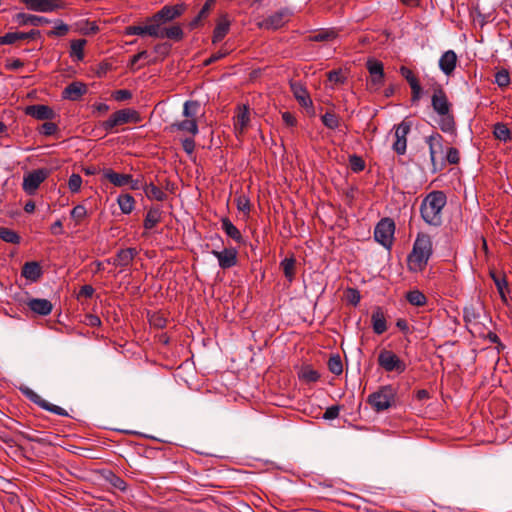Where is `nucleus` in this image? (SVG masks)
<instances>
[{"instance_id":"obj_61","label":"nucleus","mask_w":512,"mask_h":512,"mask_svg":"<svg viewBox=\"0 0 512 512\" xmlns=\"http://www.w3.org/2000/svg\"><path fill=\"white\" fill-rule=\"evenodd\" d=\"M407 148V139L403 138H395V141L393 143V150L398 155H404Z\"/></svg>"},{"instance_id":"obj_64","label":"nucleus","mask_w":512,"mask_h":512,"mask_svg":"<svg viewBox=\"0 0 512 512\" xmlns=\"http://www.w3.org/2000/svg\"><path fill=\"white\" fill-rule=\"evenodd\" d=\"M182 147H183V150L191 155L193 154L194 150H195V141L193 139V137H188V138H185L182 140Z\"/></svg>"},{"instance_id":"obj_60","label":"nucleus","mask_w":512,"mask_h":512,"mask_svg":"<svg viewBox=\"0 0 512 512\" xmlns=\"http://www.w3.org/2000/svg\"><path fill=\"white\" fill-rule=\"evenodd\" d=\"M459 161H460L459 150L457 148L450 147L447 150L446 162L449 163V164H452V165H456V164L459 163Z\"/></svg>"},{"instance_id":"obj_31","label":"nucleus","mask_w":512,"mask_h":512,"mask_svg":"<svg viewBox=\"0 0 512 512\" xmlns=\"http://www.w3.org/2000/svg\"><path fill=\"white\" fill-rule=\"evenodd\" d=\"M229 29H230V21L224 15L218 20V22L214 28L213 36H212V43L216 44V43L222 41V39L228 34Z\"/></svg>"},{"instance_id":"obj_16","label":"nucleus","mask_w":512,"mask_h":512,"mask_svg":"<svg viewBox=\"0 0 512 512\" xmlns=\"http://www.w3.org/2000/svg\"><path fill=\"white\" fill-rule=\"evenodd\" d=\"M24 112L37 120H53L56 116L52 108L43 104L29 105Z\"/></svg>"},{"instance_id":"obj_63","label":"nucleus","mask_w":512,"mask_h":512,"mask_svg":"<svg viewBox=\"0 0 512 512\" xmlns=\"http://www.w3.org/2000/svg\"><path fill=\"white\" fill-rule=\"evenodd\" d=\"M340 412V406L339 405H333L326 409V411L323 414V418L326 420H333L339 416Z\"/></svg>"},{"instance_id":"obj_6","label":"nucleus","mask_w":512,"mask_h":512,"mask_svg":"<svg viewBox=\"0 0 512 512\" xmlns=\"http://www.w3.org/2000/svg\"><path fill=\"white\" fill-rule=\"evenodd\" d=\"M395 233V223L391 218H382L374 229V239L385 248H391Z\"/></svg>"},{"instance_id":"obj_44","label":"nucleus","mask_w":512,"mask_h":512,"mask_svg":"<svg viewBox=\"0 0 512 512\" xmlns=\"http://www.w3.org/2000/svg\"><path fill=\"white\" fill-rule=\"evenodd\" d=\"M86 45L85 39H77L71 41L70 56L76 58L77 61H82L84 58V46Z\"/></svg>"},{"instance_id":"obj_1","label":"nucleus","mask_w":512,"mask_h":512,"mask_svg":"<svg viewBox=\"0 0 512 512\" xmlns=\"http://www.w3.org/2000/svg\"><path fill=\"white\" fill-rule=\"evenodd\" d=\"M433 254V243L429 234L419 232L413 243L412 251L407 256V267L410 272H422Z\"/></svg>"},{"instance_id":"obj_47","label":"nucleus","mask_w":512,"mask_h":512,"mask_svg":"<svg viewBox=\"0 0 512 512\" xmlns=\"http://www.w3.org/2000/svg\"><path fill=\"white\" fill-rule=\"evenodd\" d=\"M0 239L11 244H19L20 236L12 229L0 227Z\"/></svg>"},{"instance_id":"obj_41","label":"nucleus","mask_w":512,"mask_h":512,"mask_svg":"<svg viewBox=\"0 0 512 512\" xmlns=\"http://www.w3.org/2000/svg\"><path fill=\"white\" fill-rule=\"evenodd\" d=\"M144 192L147 198L150 200L164 201L167 198L166 193L153 183L145 185Z\"/></svg>"},{"instance_id":"obj_33","label":"nucleus","mask_w":512,"mask_h":512,"mask_svg":"<svg viewBox=\"0 0 512 512\" xmlns=\"http://www.w3.org/2000/svg\"><path fill=\"white\" fill-rule=\"evenodd\" d=\"M249 109L247 106H243L239 108L237 115L234 117V128L235 130L242 134L246 129L249 123Z\"/></svg>"},{"instance_id":"obj_38","label":"nucleus","mask_w":512,"mask_h":512,"mask_svg":"<svg viewBox=\"0 0 512 512\" xmlns=\"http://www.w3.org/2000/svg\"><path fill=\"white\" fill-rule=\"evenodd\" d=\"M285 16L284 12H276L263 21V26L273 30L279 29L285 24Z\"/></svg>"},{"instance_id":"obj_34","label":"nucleus","mask_w":512,"mask_h":512,"mask_svg":"<svg viewBox=\"0 0 512 512\" xmlns=\"http://www.w3.org/2000/svg\"><path fill=\"white\" fill-rule=\"evenodd\" d=\"M439 117L438 125L441 131L448 134H455L456 124L452 111H449L446 114H440Z\"/></svg>"},{"instance_id":"obj_42","label":"nucleus","mask_w":512,"mask_h":512,"mask_svg":"<svg viewBox=\"0 0 512 512\" xmlns=\"http://www.w3.org/2000/svg\"><path fill=\"white\" fill-rule=\"evenodd\" d=\"M120 210L124 214H130L135 206L134 197L130 194H121L117 199Z\"/></svg>"},{"instance_id":"obj_37","label":"nucleus","mask_w":512,"mask_h":512,"mask_svg":"<svg viewBox=\"0 0 512 512\" xmlns=\"http://www.w3.org/2000/svg\"><path fill=\"white\" fill-rule=\"evenodd\" d=\"M493 135L497 140L504 143L512 140L511 130L508 128L507 124L502 122L493 125Z\"/></svg>"},{"instance_id":"obj_45","label":"nucleus","mask_w":512,"mask_h":512,"mask_svg":"<svg viewBox=\"0 0 512 512\" xmlns=\"http://www.w3.org/2000/svg\"><path fill=\"white\" fill-rule=\"evenodd\" d=\"M407 301L414 306H423L427 302L426 296L419 290L409 291L406 295Z\"/></svg>"},{"instance_id":"obj_52","label":"nucleus","mask_w":512,"mask_h":512,"mask_svg":"<svg viewBox=\"0 0 512 512\" xmlns=\"http://www.w3.org/2000/svg\"><path fill=\"white\" fill-rule=\"evenodd\" d=\"M349 166L353 172L359 173L365 169V161L358 155H350Z\"/></svg>"},{"instance_id":"obj_13","label":"nucleus","mask_w":512,"mask_h":512,"mask_svg":"<svg viewBox=\"0 0 512 512\" xmlns=\"http://www.w3.org/2000/svg\"><path fill=\"white\" fill-rule=\"evenodd\" d=\"M21 3L25 4L26 8L42 13H49L56 11L58 9H62L64 7V3L61 0H19Z\"/></svg>"},{"instance_id":"obj_28","label":"nucleus","mask_w":512,"mask_h":512,"mask_svg":"<svg viewBox=\"0 0 512 512\" xmlns=\"http://www.w3.org/2000/svg\"><path fill=\"white\" fill-rule=\"evenodd\" d=\"M21 274L27 280L36 282L42 276V269L40 264L36 261L26 262L22 267Z\"/></svg>"},{"instance_id":"obj_18","label":"nucleus","mask_w":512,"mask_h":512,"mask_svg":"<svg viewBox=\"0 0 512 512\" xmlns=\"http://www.w3.org/2000/svg\"><path fill=\"white\" fill-rule=\"evenodd\" d=\"M156 33L155 38H167L173 40L175 42H179L184 38V32L180 25H172L170 27L159 26V24H155Z\"/></svg>"},{"instance_id":"obj_54","label":"nucleus","mask_w":512,"mask_h":512,"mask_svg":"<svg viewBox=\"0 0 512 512\" xmlns=\"http://www.w3.org/2000/svg\"><path fill=\"white\" fill-rule=\"evenodd\" d=\"M71 218L75 220L77 224H79L86 216H87V209L84 205H76L71 210Z\"/></svg>"},{"instance_id":"obj_48","label":"nucleus","mask_w":512,"mask_h":512,"mask_svg":"<svg viewBox=\"0 0 512 512\" xmlns=\"http://www.w3.org/2000/svg\"><path fill=\"white\" fill-rule=\"evenodd\" d=\"M214 0H207L201 10L199 11L198 15L191 21L190 26L191 28H195L199 25L202 19L206 18L211 5L213 4Z\"/></svg>"},{"instance_id":"obj_40","label":"nucleus","mask_w":512,"mask_h":512,"mask_svg":"<svg viewBox=\"0 0 512 512\" xmlns=\"http://www.w3.org/2000/svg\"><path fill=\"white\" fill-rule=\"evenodd\" d=\"M491 278L494 281L495 286L497 287V290L500 294L501 299L506 302V295L505 292L508 291V283L506 280V276L504 274L496 273V272H490Z\"/></svg>"},{"instance_id":"obj_59","label":"nucleus","mask_w":512,"mask_h":512,"mask_svg":"<svg viewBox=\"0 0 512 512\" xmlns=\"http://www.w3.org/2000/svg\"><path fill=\"white\" fill-rule=\"evenodd\" d=\"M149 323L156 328H164L167 320L159 313H153L149 317Z\"/></svg>"},{"instance_id":"obj_8","label":"nucleus","mask_w":512,"mask_h":512,"mask_svg":"<svg viewBox=\"0 0 512 512\" xmlns=\"http://www.w3.org/2000/svg\"><path fill=\"white\" fill-rule=\"evenodd\" d=\"M185 9L186 6L183 3L176 5H165L152 17L148 18V22H153V24H159V26H163L164 24L180 17L184 13Z\"/></svg>"},{"instance_id":"obj_23","label":"nucleus","mask_w":512,"mask_h":512,"mask_svg":"<svg viewBox=\"0 0 512 512\" xmlns=\"http://www.w3.org/2000/svg\"><path fill=\"white\" fill-rule=\"evenodd\" d=\"M13 19L20 26H25V25L40 26L42 24L49 23V20L45 17L27 14L24 12L17 13Z\"/></svg>"},{"instance_id":"obj_51","label":"nucleus","mask_w":512,"mask_h":512,"mask_svg":"<svg viewBox=\"0 0 512 512\" xmlns=\"http://www.w3.org/2000/svg\"><path fill=\"white\" fill-rule=\"evenodd\" d=\"M328 80L335 85L344 84L347 77L343 73L342 69L331 70L327 73Z\"/></svg>"},{"instance_id":"obj_46","label":"nucleus","mask_w":512,"mask_h":512,"mask_svg":"<svg viewBox=\"0 0 512 512\" xmlns=\"http://www.w3.org/2000/svg\"><path fill=\"white\" fill-rule=\"evenodd\" d=\"M322 123L325 127L331 130H335L340 125V118L334 113L327 111L321 116Z\"/></svg>"},{"instance_id":"obj_9","label":"nucleus","mask_w":512,"mask_h":512,"mask_svg":"<svg viewBox=\"0 0 512 512\" xmlns=\"http://www.w3.org/2000/svg\"><path fill=\"white\" fill-rule=\"evenodd\" d=\"M366 68L370 74V80L367 87L371 91H378L384 84L385 73L384 65L381 61L369 58L366 62Z\"/></svg>"},{"instance_id":"obj_29","label":"nucleus","mask_w":512,"mask_h":512,"mask_svg":"<svg viewBox=\"0 0 512 512\" xmlns=\"http://www.w3.org/2000/svg\"><path fill=\"white\" fill-rule=\"evenodd\" d=\"M221 228L225 234L234 240L238 244L244 243V238L240 230L230 221L229 218L225 217L221 219Z\"/></svg>"},{"instance_id":"obj_7","label":"nucleus","mask_w":512,"mask_h":512,"mask_svg":"<svg viewBox=\"0 0 512 512\" xmlns=\"http://www.w3.org/2000/svg\"><path fill=\"white\" fill-rule=\"evenodd\" d=\"M378 365L385 372L401 374L406 370V364L393 351L382 349L377 358Z\"/></svg>"},{"instance_id":"obj_32","label":"nucleus","mask_w":512,"mask_h":512,"mask_svg":"<svg viewBox=\"0 0 512 512\" xmlns=\"http://www.w3.org/2000/svg\"><path fill=\"white\" fill-rule=\"evenodd\" d=\"M162 211L159 206L151 207L145 216L143 226L146 230L153 229L158 223L161 222Z\"/></svg>"},{"instance_id":"obj_49","label":"nucleus","mask_w":512,"mask_h":512,"mask_svg":"<svg viewBox=\"0 0 512 512\" xmlns=\"http://www.w3.org/2000/svg\"><path fill=\"white\" fill-rule=\"evenodd\" d=\"M328 369L335 375H340L343 372L342 360L339 355H333L329 358Z\"/></svg>"},{"instance_id":"obj_30","label":"nucleus","mask_w":512,"mask_h":512,"mask_svg":"<svg viewBox=\"0 0 512 512\" xmlns=\"http://www.w3.org/2000/svg\"><path fill=\"white\" fill-rule=\"evenodd\" d=\"M5 454H7L14 461L20 463L22 466H28L32 463V456L34 455V450H2Z\"/></svg>"},{"instance_id":"obj_5","label":"nucleus","mask_w":512,"mask_h":512,"mask_svg":"<svg viewBox=\"0 0 512 512\" xmlns=\"http://www.w3.org/2000/svg\"><path fill=\"white\" fill-rule=\"evenodd\" d=\"M140 121V114L136 110L124 108L114 112L107 120L100 124V127L109 133L113 132L116 127L129 123H139Z\"/></svg>"},{"instance_id":"obj_58","label":"nucleus","mask_w":512,"mask_h":512,"mask_svg":"<svg viewBox=\"0 0 512 512\" xmlns=\"http://www.w3.org/2000/svg\"><path fill=\"white\" fill-rule=\"evenodd\" d=\"M69 31V26L62 21H60L53 30L48 32L49 36H57L62 37L65 36Z\"/></svg>"},{"instance_id":"obj_21","label":"nucleus","mask_w":512,"mask_h":512,"mask_svg":"<svg viewBox=\"0 0 512 512\" xmlns=\"http://www.w3.org/2000/svg\"><path fill=\"white\" fill-rule=\"evenodd\" d=\"M87 92V86L82 82H72L62 92L65 99L71 101L79 100Z\"/></svg>"},{"instance_id":"obj_19","label":"nucleus","mask_w":512,"mask_h":512,"mask_svg":"<svg viewBox=\"0 0 512 512\" xmlns=\"http://www.w3.org/2000/svg\"><path fill=\"white\" fill-rule=\"evenodd\" d=\"M290 88L293 93V96L302 107L312 108L313 102L311 100V97L306 87L301 82H291Z\"/></svg>"},{"instance_id":"obj_55","label":"nucleus","mask_w":512,"mask_h":512,"mask_svg":"<svg viewBox=\"0 0 512 512\" xmlns=\"http://www.w3.org/2000/svg\"><path fill=\"white\" fill-rule=\"evenodd\" d=\"M235 201H236L237 209L239 211H241L245 214H249L251 205H250V200L247 196L239 195L236 197Z\"/></svg>"},{"instance_id":"obj_56","label":"nucleus","mask_w":512,"mask_h":512,"mask_svg":"<svg viewBox=\"0 0 512 512\" xmlns=\"http://www.w3.org/2000/svg\"><path fill=\"white\" fill-rule=\"evenodd\" d=\"M410 129V123L402 121L395 127V138L407 139V135L409 134Z\"/></svg>"},{"instance_id":"obj_20","label":"nucleus","mask_w":512,"mask_h":512,"mask_svg":"<svg viewBox=\"0 0 512 512\" xmlns=\"http://www.w3.org/2000/svg\"><path fill=\"white\" fill-rule=\"evenodd\" d=\"M138 255V251L135 248L120 249L114 257L113 265L121 267L124 270L126 267L132 264L134 258Z\"/></svg>"},{"instance_id":"obj_43","label":"nucleus","mask_w":512,"mask_h":512,"mask_svg":"<svg viewBox=\"0 0 512 512\" xmlns=\"http://www.w3.org/2000/svg\"><path fill=\"white\" fill-rule=\"evenodd\" d=\"M280 266L283 270L284 276L289 282L293 281L295 277L296 260L293 257L285 258L281 261Z\"/></svg>"},{"instance_id":"obj_4","label":"nucleus","mask_w":512,"mask_h":512,"mask_svg":"<svg viewBox=\"0 0 512 512\" xmlns=\"http://www.w3.org/2000/svg\"><path fill=\"white\" fill-rule=\"evenodd\" d=\"M397 388L393 385L380 386L375 392L367 398V403L371 408L379 413L388 410L396 405Z\"/></svg>"},{"instance_id":"obj_26","label":"nucleus","mask_w":512,"mask_h":512,"mask_svg":"<svg viewBox=\"0 0 512 512\" xmlns=\"http://www.w3.org/2000/svg\"><path fill=\"white\" fill-rule=\"evenodd\" d=\"M103 176L106 180H108L111 184H113L116 187L126 186L128 185L129 181H131L130 174L118 173L110 168L103 170Z\"/></svg>"},{"instance_id":"obj_3","label":"nucleus","mask_w":512,"mask_h":512,"mask_svg":"<svg viewBox=\"0 0 512 512\" xmlns=\"http://www.w3.org/2000/svg\"><path fill=\"white\" fill-rule=\"evenodd\" d=\"M200 110V104L198 101L188 100L183 105V116L185 117L182 121L172 123L168 129L170 132L181 131L194 137L198 134V122L197 115Z\"/></svg>"},{"instance_id":"obj_27","label":"nucleus","mask_w":512,"mask_h":512,"mask_svg":"<svg viewBox=\"0 0 512 512\" xmlns=\"http://www.w3.org/2000/svg\"><path fill=\"white\" fill-rule=\"evenodd\" d=\"M27 306L36 314L46 316L52 311V303L47 299L33 298L27 303Z\"/></svg>"},{"instance_id":"obj_25","label":"nucleus","mask_w":512,"mask_h":512,"mask_svg":"<svg viewBox=\"0 0 512 512\" xmlns=\"http://www.w3.org/2000/svg\"><path fill=\"white\" fill-rule=\"evenodd\" d=\"M124 34L128 35V36H131V35H139V36L149 35V36L154 37V38H155V35H157L155 24H153V22H148V21H147V24L144 25V26H141V25H131V26L125 27Z\"/></svg>"},{"instance_id":"obj_22","label":"nucleus","mask_w":512,"mask_h":512,"mask_svg":"<svg viewBox=\"0 0 512 512\" xmlns=\"http://www.w3.org/2000/svg\"><path fill=\"white\" fill-rule=\"evenodd\" d=\"M457 55L453 50H448L439 59V67L446 75H451L456 68Z\"/></svg>"},{"instance_id":"obj_57","label":"nucleus","mask_w":512,"mask_h":512,"mask_svg":"<svg viewBox=\"0 0 512 512\" xmlns=\"http://www.w3.org/2000/svg\"><path fill=\"white\" fill-rule=\"evenodd\" d=\"M82 185V178L79 174H72L68 180V188L72 193H77Z\"/></svg>"},{"instance_id":"obj_11","label":"nucleus","mask_w":512,"mask_h":512,"mask_svg":"<svg viewBox=\"0 0 512 512\" xmlns=\"http://www.w3.org/2000/svg\"><path fill=\"white\" fill-rule=\"evenodd\" d=\"M444 138L441 134L434 132L426 138V143L429 147L430 160L432 164V172L435 173L442 169L445 163H442L440 167L437 165L436 156L443 152Z\"/></svg>"},{"instance_id":"obj_50","label":"nucleus","mask_w":512,"mask_h":512,"mask_svg":"<svg viewBox=\"0 0 512 512\" xmlns=\"http://www.w3.org/2000/svg\"><path fill=\"white\" fill-rule=\"evenodd\" d=\"M129 455L122 457L126 460L130 467L139 469L143 467V461L141 460V456L136 453L134 450H129Z\"/></svg>"},{"instance_id":"obj_12","label":"nucleus","mask_w":512,"mask_h":512,"mask_svg":"<svg viewBox=\"0 0 512 512\" xmlns=\"http://www.w3.org/2000/svg\"><path fill=\"white\" fill-rule=\"evenodd\" d=\"M20 390L30 401L37 404L41 408H43L49 412H52L56 415H59V416H67L68 415V413L66 412L65 409L61 408L60 406H57V405L47 402L46 400H44L40 395H38L36 392H34L29 387H21Z\"/></svg>"},{"instance_id":"obj_62","label":"nucleus","mask_w":512,"mask_h":512,"mask_svg":"<svg viewBox=\"0 0 512 512\" xmlns=\"http://www.w3.org/2000/svg\"><path fill=\"white\" fill-rule=\"evenodd\" d=\"M57 129H58L57 125L48 120V122H45L42 124L39 131L41 134H43L45 136H50V135H53L57 131Z\"/></svg>"},{"instance_id":"obj_17","label":"nucleus","mask_w":512,"mask_h":512,"mask_svg":"<svg viewBox=\"0 0 512 512\" xmlns=\"http://www.w3.org/2000/svg\"><path fill=\"white\" fill-rule=\"evenodd\" d=\"M212 254L217 258L222 269H229L237 264V250L225 248L223 251L213 250Z\"/></svg>"},{"instance_id":"obj_24","label":"nucleus","mask_w":512,"mask_h":512,"mask_svg":"<svg viewBox=\"0 0 512 512\" xmlns=\"http://www.w3.org/2000/svg\"><path fill=\"white\" fill-rule=\"evenodd\" d=\"M374 333L381 335L387 330L386 317L381 307H375L371 315Z\"/></svg>"},{"instance_id":"obj_2","label":"nucleus","mask_w":512,"mask_h":512,"mask_svg":"<svg viewBox=\"0 0 512 512\" xmlns=\"http://www.w3.org/2000/svg\"><path fill=\"white\" fill-rule=\"evenodd\" d=\"M447 202L443 191H432L422 200L420 213L423 220L432 226H439L442 223V210Z\"/></svg>"},{"instance_id":"obj_53","label":"nucleus","mask_w":512,"mask_h":512,"mask_svg":"<svg viewBox=\"0 0 512 512\" xmlns=\"http://www.w3.org/2000/svg\"><path fill=\"white\" fill-rule=\"evenodd\" d=\"M495 83L500 88H505L510 84V74L507 69H501L495 74Z\"/></svg>"},{"instance_id":"obj_14","label":"nucleus","mask_w":512,"mask_h":512,"mask_svg":"<svg viewBox=\"0 0 512 512\" xmlns=\"http://www.w3.org/2000/svg\"><path fill=\"white\" fill-rule=\"evenodd\" d=\"M431 105L438 115L452 111V104L449 102L448 97L441 86L434 89L431 97Z\"/></svg>"},{"instance_id":"obj_39","label":"nucleus","mask_w":512,"mask_h":512,"mask_svg":"<svg viewBox=\"0 0 512 512\" xmlns=\"http://www.w3.org/2000/svg\"><path fill=\"white\" fill-rule=\"evenodd\" d=\"M40 35H41V32L36 29H32L29 32H20V31L8 32L10 44H14L15 42H17L19 40H29V39L34 40V39L39 38Z\"/></svg>"},{"instance_id":"obj_15","label":"nucleus","mask_w":512,"mask_h":512,"mask_svg":"<svg viewBox=\"0 0 512 512\" xmlns=\"http://www.w3.org/2000/svg\"><path fill=\"white\" fill-rule=\"evenodd\" d=\"M400 74L405 78V80L409 83L411 88V102L413 104H418L419 100L421 99L422 95V87L419 83L418 78L413 73L411 69H409L406 66L400 67Z\"/></svg>"},{"instance_id":"obj_35","label":"nucleus","mask_w":512,"mask_h":512,"mask_svg":"<svg viewBox=\"0 0 512 512\" xmlns=\"http://www.w3.org/2000/svg\"><path fill=\"white\" fill-rule=\"evenodd\" d=\"M338 37V30L335 28L320 29L315 34L309 36L312 42H328Z\"/></svg>"},{"instance_id":"obj_36","label":"nucleus","mask_w":512,"mask_h":512,"mask_svg":"<svg viewBox=\"0 0 512 512\" xmlns=\"http://www.w3.org/2000/svg\"><path fill=\"white\" fill-rule=\"evenodd\" d=\"M298 378L301 381L310 384L317 382L320 379V374L310 365H303L298 371Z\"/></svg>"},{"instance_id":"obj_10","label":"nucleus","mask_w":512,"mask_h":512,"mask_svg":"<svg viewBox=\"0 0 512 512\" xmlns=\"http://www.w3.org/2000/svg\"><path fill=\"white\" fill-rule=\"evenodd\" d=\"M48 177L45 169L34 170L24 176L22 188L28 195H34L41 183Z\"/></svg>"}]
</instances>
